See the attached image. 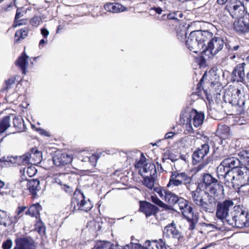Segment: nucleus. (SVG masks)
Instances as JSON below:
<instances>
[{
	"label": "nucleus",
	"instance_id": "1",
	"mask_svg": "<svg viewBox=\"0 0 249 249\" xmlns=\"http://www.w3.org/2000/svg\"><path fill=\"white\" fill-rule=\"evenodd\" d=\"M212 36V34L209 32L202 33L199 31H193L186 41V45L188 49L195 53H202L206 41Z\"/></svg>",
	"mask_w": 249,
	"mask_h": 249
},
{
	"label": "nucleus",
	"instance_id": "2",
	"mask_svg": "<svg viewBox=\"0 0 249 249\" xmlns=\"http://www.w3.org/2000/svg\"><path fill=\"white\" fill-rule=\"evenodd\" d=\"M204 119V114L193 110L190 112L181 113L180 115L179 123L183 124L186 134H191L194 132L192 123L195 127L200 126Z\"/></svg>",
	"mask_w": 249,
	"mask_h": 249
},
{
	"label": "nucleus",
	"instance_id": "3",
	"mask_svg": "<svg viewBox=\"0 0 249 249\" xmlns=\"http://www.w3.org/2000/svg\"><path fill=\"white\" fill-rule=\"evenodd\" d=\"M193 184L192 176H190L185 172L173 171L171 173L167 187L173 190H176L179 187L185 186L190 191V186Z\"/></svg>",
	"mask_w": 249,
	"mask_h": 249
},
{
	"label": "nucleus",
	"instance_id": "4",
	"mask_svg": "<svg viewBox=\"0 0 249 249\" xmlns=\"http://www.w3.org/2000/svg\"><path fill=\"white\" fill-rule=\"evenodd\" d=\"M198 184H202L203 188L205 190L209 187L210 193L214 196H218L219 195H223L224 192L223 186L217 179L213 178L211 174H204L203 175L202 182Z\"/></svg>",
	"mask_w": 249,
	"mask_h": 249
},
{
	"label": "nucleus",
	"instance_id": "5",
	"mask_svg": "<svg viewBox=\"0 0 249 249\" xmlns=\"http://www.w3.org/2000/svg\"><path fill=\"white\" fill-rule=\"evenodd\" d=\"M92 207L90 201L88 199L85 200V196L80 190H76L71 204V208L72 212L80 210L88 212Z\"/></svg>",
	"mask_w": 249,
	"mask_h": 249
},
{
	"label": "nucleus",
	"instance_id": "6",
	"mask_svg": "<svg viewBox=\"0 0 249 249\" xmlns=\"http://www.w3.org/2000/svg\"><path fill=\"white\" fill-rule=\"evenodd\" d=\"M226 222L234 227H249V214L242 210L237 212L235 211L231 213V217L226 219Z\"/></svg>",
	"mask_w": 249,
	"mask_h": 249
},
{
	"label": "nucleus",
	"instance_id": "7",
	"mask_svg": "<svg viewBox=\"0 0 249 249\" xmlns=\"http://www.w3.org/2000/svg\"><path fill=\"white\" fill-rule=\"evenodd\" d=\"M213 35L206 41V45L202 51V53H206L209 52L213 56L217 54L224 46V42L220 37H212Z\"/></svg>",
	"mask_w": 249,
	"mask_h": 249
},
{
	"label": "nucleus",
	"instance_id": "8",
	"mask_svg": "<svg viewBox=\"0 0 249 249\" xmlns=\"http://www.w3.org/2000/svg\"><path fill=\"white\" fill-rule=\"evenodd\" d=\"M233 205V201L230 200H226L222 203L218 202L216 207L217 217L222 220L231 217L229 215V213L230 208L232 207Z\"/></svg>",
	"mask_w": 249,
	"mask_h": 249
},
{
	"label": "nucleus",
	"instance_id": "9",
	"mask_svg": "<svg viewBox=\"0 0 249 249\" xmlns=\"http://www.w3.org/2000/svg\"><path fill=\"white\" fill-rule=\"evenodd\" d=\"M203 187L202 184H198L196 189L191 192V198L197 207L210 195Z\"/></svg>",
	"mask_w": 249,
	"mask_h": 249
},
{
	"label": "nucleus",
	"instance_id": "10",
	"mask_svg": "<svg viewBox=\"0 0 249 249\" xmlns=\"http://www.w3.org/2000/svg\"><path fill=\"white\" fill-rule=\"evenodd\" d=\"M216 196L210 195L197 207L201 213H213L216 209L217 200Z\"/></svg>",
	"mask_w": 249,
	"mask_h": 249
},
{
	"label": "nucleus",
	"instance_id": "11",
	"mask_svg": "<svg viewBox=\"0 0 249 249\" xmlns=\"http://www.w3.org/2000/svg\"><path fill=\"white\" fill-rule=\"evenodd\" d=\"M171 238L176 239L179 242L182 240L181 233L177 229L174 222L168 224L163 230V239Z\"/></svg>",
	"mask_w": 249,
	"mask_h": 249
},
{
	"label": "nucleus",
	"instance_id": "12",
	"mask_svg": "<svg viewBox=\"0 0 249 249\" xmlns=\"http://www.w3.org/2000/svg\"><path fill=\"white\" fill-rule=\"evenodd\" d=\"M246 16H243L233 24L234 30L238 33L247 34L249 33V10H246Z\"/></svg>",
	"mask_w": 249,
	"mask_h": 249
},
{
	"label": "nucleus",
	"instance_id": "13",
	"mask_svg": "<svg viewBox=\"0 0 249 249\" xmlns=\"http://www.w3.org/2000/svg\"><path fill=\"white\" fill-rule=\"evenodd\" d=\"M233 171L237 187L241 184H245L246 182L249 181V177L247 172L249 171L248 168L238 167L236 170Z\"/></svg>",
	"mask_w": 249,
	"mask_h": 249
},
{
	"label": "nucleus",
	"instance_id": "14",
	"mask_svg": "<svg viewBox=\"0 0 249 249\" xmlns=\"http://www.w3.org/2000/svg\"><path fill=\"white\" fill-rule=\"evenodd\" d=\"M53 161L56 166L62 167L71 163L72 158L65 153L57 152L53 157Z\"/></svg>",
	"mask_w": 249,
	"mask_h": 249
},
{
	"label": "nucleus",
	"instance_id": "15",
	"mask_svg": "<svg viewBox=\"0 0 249 249\" xmlns=\"http://www.w3.org/2000/svg\"><path fill=\"white\" fill-rule=\"evenodd\" d=\"M210 146L207 143L202 144L193 154L194 162L196 163L202 161L209 152Z\"/></svg>",
	"mask_w": 249,
	"mask_h": 249
},
{
	"label": "nucleus",
	"instance_id": "16",
	"mask_svg": "<svg viewBox=\"0 0 249 249\" xmlns=\"http://www.w3.org/2000/svg\"><path fill=\"white\" fill-rule=\"evenodd\" d=\"M247 10L245 8L243 3L240 1H237L230 7L229 13L232 18H238L242 17Z\"/></svg>",
	"mask_w": 249,
	"mask_h": 249
},
{
	"label": "nucleus",
	"instance_id": "17",
	"mask_svg": "<svg viewBox=\"0 0 249 249\" xmlns=\"http://www.w3.org/2000/svg\"><path fill=\"white\" fill-rule=\"evenodd\" d=\"M245 62L238 64L232 72L231 79L233 82H243L245 80Z\"/></svg>",
	"mask_w": 249,
	"mask_h": 249
},
{
	"label": "nucleus",
	"instance_id": "18",
	"mask_svg": "<svg viewBox=\"0 0 249 249\" xmlns=\"http://www.w3.org/2000/svg\"><path fill=\"white\" fill-rule=\"evenodd\" d=\"M16 247L18 249H36V245L30 237L17 238L15 240Z\"/></svg>",
	"mask_w": 249,
	"mask_h": 249
},
{
	"label": "nucleus",
	"instance_id": "19",
	"mask_svg": "<svg viewBox=\"0 0 249 249\" xmlns=\"http://www.w3.org/2000/svg\"><path fill=\"white\" fill-rule=\"evenodd\" d=\"M176 207H178L184 217H190L193 213L192 207L188 204V201L184 198L180 197Z\"/></svg>",
	"mask_w": 249,
	"mask_h": 249
},
{
	"label": "nucleus",
	"instance_id": "20",
	"mask_svg": "<svg viewBox=\"0 0 249 249\" xmlns=\"http://www.w3.org/2000/svg\"><path fill=\"white\" fill-rule=\"evenodd\" d=\"M145 246L146 249H167L166 241L164 239H160L159 240H147L145 242Z\"/></svg>",
	"mask_w": 249,
	"mask_h": 249
},
{
	"label": "nucleus",
	"instance_id": "21",
	"mask_svg": "<svg viewBox=\"0 0 249 249\" xmlns=\"http://www.w3.org/2000/svg\"><path fill=\"white\" fill-rule=\"evenodd\" d=\"M140 211L148 217L156 213L157 207L146 201L140 202Z\"/></svg>",
	"mask_w": 249,
	"mask_h": 249
},
{
	"label": "nucleus",
	"instance_id": "22",
	"mask_svg": "<svg viewBox=\"0 0 249 249\" xmlns=\"http://www.w3.org/2000/svg\"><path fill=\"white\" fill-rule=\"evenodd\" d=\"M139 172L142 177L146 176H153L157 173L156 166L151 162L146 163L142 169H139Z\"/></svg>",
	"mask_w": 249,
	"mask_h": 249
},
{
	"label": "nucleus",
	"instance_id": "23",
	"mask_svg": "<svg viewBox=\"0 0 249 249\" xmlns=\"http://www.w3.org/2000/svg\"><path fill=\"white\" fill-rule=\"evenodd\" d=\"M221 179H223V183L226 187L230 189L233 188L236 189L237 185L233 171L229 172L227 175H225V176Z\"/></svg>",
	"mask_w": 249,
	"mask_h": 249
},
{
	"label": "nucleus",
	"instance_id": "24",
	"mask_svg": "<svg viewBox=\"0 0 249 249\" xmlns=\"http://www.w3.org/2000/svg\"><path fill=\"white\" fill-rule=\"evenodd\" d=\"M223 164L226 166L230 171H233L236 170L239 165V160L234 157H231L225 159L223 161Z\"/></svg>",
	"mask_w": 249,
	"mask_h": 249
},
{
	"label": "nucleus",
	"instance_id": "25",
	"mask_svg": "<svg viewBox=\"0 0 249 249\" xmlns=\"http://www.w3.org/2000/svg\"><path fill=\"white\" fill-rule=\"evenodd\" d=\"M104 8L107 11L118 13L127 10V8L122 5L116 3H107L105 5Z\"/></svg>",
	"mask_w": 249,
	"mask_h": 249
},
{
	"label": "nucleus",
	"instance_id": "26",
	"mask_svg": "<svg viewBox=\"0 0 249 249\" xmlns=\"http://www.w3.org/2000/svg\"><path fill=\"white\" fill-rule=\"evenodd\" d=\"M28 56L25 53H23L20 56L16 61V65L22 71V73L26 74V69L28 65Z\"/></svg>",
	"mask_w": 249,
	"mask_h": 249
},
{
	"label": "nucleus",
	"instance_id": "27",
	"mask_svg": "<svg viewBox=\"0 0 249 249\" xmlns=\"http://www.w3.org/2000/svg\"><path fill=\"white\" fill-rule=\"evenodd\" d=\"M28 189L35 197L40 189L39 181L37 179L29 180L27 183Z\"/></svg>",
	"mask_w": 249,
	"mask_h": 249
},
{
	"label": "nucleus",
	"instance_id": "28",
	"mask_svg": "<svg viewBox=\"0 0 249 249\" xmlns=\"http://www.w3.org/2000/svg\"><path fill=\"white\" fill-rule=\"evenodd\" d=\"M31 164L37 165L42 160V154L36 149H33L30 152Z\"/></svg>",
	"mask_w": 249,
	"mask_h": 249
},
{
	"label": "nucleus",
	"instance_id": "29",
	"mask_svg": "<svg viewBox=\"0 0 249 249\" xmlns=\"http://www.w3.org/2000/svg\"><path fill=\"white\" fill-rule=\"evenodd\" d=\"M41 210V206L39 203H37L32 205L28 210L26 211L25 214L37 218L39 216V212Z\"/></svg>",
	"mask_w": 249,
	"mask_h": 249
},
{
	"label": "nucleus",
	"instance_id": "30",
	"mask_svg": "<svg viewBox=\"0 0 249 249\" xmlns=\"http://www.w3.org/2000/svg\"><path fill=\"white\" fill-rule=\"evenodd\" d=\"M239 163H242L245 166V167L248 168L249 172V150H243L239 153Z\"/></svg>",
	"mask_w": 249,
	"mask_h": 249
},
{
	"label": "nucleus",
	"instance_id": "31",
	"mask_svg": "<svg viewBox=\"0 0 249 249\" xmlns=\"http://www.w3.org/2000/svg\"><path fill=\"white\" fill-rule=\"evenodd\" d=\"M179 197L178 195L175 194L174 193L169 191L167 194H166V197L164 199L166 202H167L169 204L171 205H174L175 206L177 205V204L178 201L179 199Z\"/></svg>",
	"mask_w": 249,
	"mask_h": 249
},
{
	"label": "nucleus",
	"instance_id": "32",
	"mask_svg": "<svg viewBox=\"0 0 249 249\" xmlns=\"http://www.w3.org/2000/svg\"><path fill=\"white\" fill-rule=\"evenodd\" d=\"M113 246L118 245H112L110 242L106 241H98L92 249H112Z\"/></svg>",
	"mask_w": 249,
	"mask_h": 249
},
{
	"label": "nucleus",
	"instance_id": "33",
	"mask_svg": "<svg viewBox=\"0 0 249 249\" xmlns=\"http://www.w3.org/2000/svg\"><path fill=\"white\" fill-rule=\"evenodd\" d=\"M20 172L22 173V178L23 179L27 180V178L25 177V174H26L29 177H32L34 176L37 173V170L36 169L35 167L33 166H28L27 168H25L22 170H20Z\"/></svg>",
	"mask_w": 249,
	"mask_h": 249
},
{
	"label": "nucleus",
	"instance_id": "34",
	"mask_svg": "<svg viewBox=\"0 0 249 249\" xmlns=\"http://www.w3.org/2000/svg\"><path fill=\"white\" fill-rule=\"evenodd\" d=\"M46 18L44 15H35L30 20V24L34 27H37L40 25L43 20Z\"/></svg>",
	"mask_w": 249,
	"mask_h": 249
},
{
	"label": "nucleus",
	"instance_id": "35",
	"mask_svg": "<svg viewBox=\"0 0 249 249\" xmlns=\"http://www.w3.org/2000/svg\"><path fill=\"white\" fill-rule=\"evenodd\" d=\"M231 171L223 164V162L218 166L217 168V175L219 179L222 178L223 177L227 175Z\"/></svg>",
	"mask_w": 249,
	"mask_h": 249
},
{
	"label": "nucleus",
	"instance_id": "36",
	"mask_svg": "<svg viewBox=\"0 0 249 249\" xmlns=\"http://www.w3.org/2000/svg\"><path fill=\"white\" fill-rule=\"evenodd\" d=\"M10 126V118L7 116L0 122V134L3 133Z\"/></svg>",
	"mask_w": 249,
	"mask_h": 249
},
{
	"label": "nucleus",
	"instance_id": "37",
	"mask_svg": "<svg viewBox=\"0 0 249 249\" xmlns=\"http://www.w3.org/2000/svg\"><path fill=\"white\" fill-rule=\"evenodd\" d=\"M13 124L14 126L19 131H22L24 129V123L21 116H16L13 119Z\"/></svg>",
	"mask_w": 249,
	"mask_h": 249
},
{
	"label": "nucleus",
	"instance_id": "38",
	"mask_svg": "<svg viewBox=\"0 0 249 249\" xmlns=\"http://www.w3.org/2000/svg\"><path fill=\"white\" fill-rule=\"evenodd\" d=\"M26 206H19L16 210V215L10 219L11 223H16L18 222V219L20 218L22 216L23 212L26 209Z\"/></svg>",
	"mask_w": 249,
	"mask_h": 249
},
{
	"label": "nucleus",
	"instance_id": "39",
	"mask_svg": "<svg viewBox=\"0 0 249 249\" xmlns=\"http://www.w3.org/2000/svg\"><path fill=\"white\" fill-rule=\"evenodd\" d=\"M238 189V193L241 196H249V185L245 184H241L240 187H236Z\"/></svg>",
	"mask_w": 249,
	"mask_h": 249
},
{
	"label": "nucleus",
	"instance_id": "40",
	"mask_svg": "<svg viewBox=\"0 0 249 249\" xmlns=\"http://www.w3.org/2000/svg\"><path fill=\"white\" fill-rule=\"evenodd\" d=\"M143 184L149 189H154L155 180L153 176H143Z\"/></svg>",
	"mask_w": 249,
	"mask_h": 249
},
{
	"label": "nucleus",
	"instance_id": "41",
	"mask_svg": "<svg viewBox=\"0 0 249 249\" xmlns=\"http://www.w3.org/2000/svg\"><path fill=\"white\" fill-rule=\"evenodd\" d=\"M112 249H145V248L139 243H131L126 245L124 248H122L120 246H113Z\"/></svg>",
	"mask_w": 249,
	"mask_h": 249
},
{
	"label": "nucleus",
	"instance_id": "42",
	"mask_svg": "<svg viewBox=\"0 0 249 249\" xmlns=\"http://www.w3.org/2000/svg\"><path fill=\"white\" fill-rule=\"evenodd\" d=\"M190 217L187 216L184 217L189 223V229L193 230L195 228L196 224L197 222V218L196 215H195L194 213H191Z\"/></svg>",
	"mask_w": 249,
	"mask_h": 249
},
{
	"label": "nucleus",
	"instance_id": "43",
	"mask_svg": "<svg viewBox=\"0 0 249 249\" xmlns=\"http://www.w3.org/2000/svg\"><path fill=\"white\" fill-rule=\"evenodd\" d=\"M1 161L5 162L6 165L11 166L16 163L18 164V157L7 156V157H3L1 159Z\"/></svg>",
	"mask_w": 249,
	"mask_h": 249
},
{
	"label": "nucleus",
	"instance_id": "44",
	"mask_svg": "<svg viewBox=\"0 0 249 249\" xmlns=\"http://www.w3.org/2000/svg\"><path fill=\"white\" fill-rule=\"evenodd\" d=\"M30 152H28L21 156L18 157V164H31Z\"/></svg>",
	"mask_w": 249,
	"mask_h": 249
},
{
	"label": "nucleus",
	"instance_id": "45",
	"mask_svg": "<svg viewBox=\"0 0 249 249\" xmlns=\"http://www.w3.org/2000/svg\"><path fill=\"white\" fill-rule=\"evenodd\" d=\"M36 230L41 235H43L45 233V226L41 221L37 222L36 224Z\"/></svg>",
	"mask_w": 249,
	"mask_h": 249
},
{
	"label": "nucleus",
	"instance_id": "46",
	"mask_svg": "<svg viewBox=\"0 0 249 249\" xmlns=\"http://www.w3.org/2000/svg\"><path fill=\"white\" fill-rule=\"evenodd\" d=\"M28 33V29L25 27L17 31L16 33L15 36L23 39L27 36Z\"/></svg>",
	"mask_w": 249,
	"mask_h": 249
},
{
	"label": "nucleus",
	"instance_id": "47",
	"mask_svg": "<svg viewBox=\"0 0 249 249\" xmlns=\"http://www.w3.org/2000/svg\"><path fill=\"white\" fill-rule=\"evenodd\" d=\"M230 128L227 125L219 126L218 127V132L220 134H223L224 136H227L230 133Z\"/></svg>",
	"mask_w": 249,
	"mask_h": 249
},
{
	"label": "nucleus",
	"instance_id": "48",
	"mask_svg": "<svg viewBox=\"0 0 249 249\" xmlns=\"http://www.w3.org/2000/svg\"><path fill=\"white\" fill-rule=\"evenodd\" d=\"M146 163V158L144 156L143 154L142 153L141 154L140 160L136 162L135 166L136 168H139V169H140L142 168V167H143Z\"/></svg>",
	"mask_w": 249,
	"mask_h": 249
},
{
	"label": "nucleus",
	"instance_id": "49",
	"mask_svg": "<svg viewBox=\"0 0 249 249\" xmlns=\"http://www.w3.org/2000/svg\"><path fill=\"white\" fill-rule=\"evenodd\" d=\"M154 190L156 192L159 196L162 199H165L166 194L168 193L169 191H166L165 190L162 189L160 188H154Z\"/></svg>",
	"mask_w": 249,
	"mask_h": 249
},
{
	"label": "nucleus",
	"instance_id": "50",
	"mask_svg": "<svg viewBox=\"0 0 249 249\" xmlns=\"http://www.w3.org/2000/svg\"><path fill=\"white\" fill-rule=\"evenodd\" d=\"M13 217H10V214L7 212L0 209V219L1 220H9L11 223L10 219Z\"/></svg>",
	"mask_w": 249,
	"mask_h": 249
},
{
	"label": "nucleus",
	"instance_id": "51",
	"mask_svg": "<svg viewBox=\"0 0 249 249\" xmlns=\"http://www.w3.org/2000/svg\"><path fill=\"white\" fill-rule=\"evenodd\" d=\"M25 14L26 11H25L24 8L21 7L18 8L17 10L15 18V20H17V19H19L20 18L22 17Z\"/></svg>",
	"mask_w": 249,
	"mask_h": 249
},
{
	"label": "nucleus",
	"instance_id": "52",
	"mask_svg": "<svg viewBox=\"0 0 249 249\" xmlns=\"http://www.w3.org/2000/svg\"><path fill=\"white\" fill-rule=\"evenodd\" d=\"M99 158V156L96 154H92L89 156V162L91 164L92 166H95L96 165L97 161Z\"/></svg>",
	"mask_w": 249,
	"mask_h": 249
},
{
	"label": "nucleus",
	"instance_id": "53",
	"mask_svg": "<svg viewBox=\"0 0 249 249\" xmlns=\"http://www.w3.org/2000/svg\"><path fill=\"white\" fill-rule=\"evenodd\" d=\"M15 78H10L8 80L5 81L6 87L4 88L5 89H8L11 87V86L15 83Z\"/></svg>",
	"mask_w": 249,
	"mask_h": 249
},
{
	"label": "nucleus",
	"instance_id": "54",
	"mask_svg": "<svg viewBox=\"0 0 249 249\" xmlns=\"http://www.w3.org/2000/svg\"><path fill=\"white\" fill-rule=\"evenodd\" d=\"M26 20L24 19H17V20H14V23L13 25V27L15 28L18 26H20L23 24H26Z\"/></svg>",
	"mask_w": 249,
	"mask_h": 249
},
{
	"label": "nucleus",
	"instance_id": "55",
	"mask_svg": "<svg viewBox=\"0 0 249 249\" xmlns=\"http://www.w3.org/2000/svg\"><path fill=\"white\" fill-rule=\"evenodd\" d=\"M64 178L63 175H59L58 177H54L53 178V182L56 183L59 185H63L62 178Z\"/></svg>",
	"mask_w": 249,
	"mask_h": 249
},
{
	"label": "nucleus",
	"instance_id": "56",
	"mask_svg": "<svg viewBox=\"0 0 249 249\" xmlns=\"http://www.w3.org/2000/svg\"><path fill=\"white\" fill-rule=\"evenodd\" d=\"M12 245V242L10 240H7L2 244L3 249H10Z\"/></svg>",
	"mask_w": 249,
	"mask_h": 249
},
{
	"label": "nucleus",
	"instance_id": "57",
	"mask_svg": "<svg viewBox=\"0 0 249 249\" xmlns=\"http://www.w3.org/2000/svg\"><path fill=\"white\" fill-rule=\"evenodd\" d=\"M177 36L178 37V39L183 41L186 38V31H181L180 32H178L177 34Z\"/></svg>",
	"mask_w": 249,
	"mask_h": 249
},
{
	"label": "nucleus",
	"instance_id": "58",
	"mask_svg": "<svg viewBox=\"0 0 249 249\" xmlns=\"http://www.w3.org/2000/svg\"><path fill=\"white\" fill-rule=\"evenodd\" d=\"M152 201L155 203L156 204L160 206H162L163 207L165 205V204H164L161 200H160L158 197L152 196Z\"/></svg>",
	"mask_w": 249,
	"mask_h": 249
},
{
	"label": "nucleus",
	"instance_id": "59",
	"mask_svg": "<svg viewBox=\"0 0 249 249\" xmlns=\"http://www.w3.org/2000/svg\"><path fill=\"white\" fill-rule=\"evenodd\" d=\"M241 47L242 46L239 44H233L232 46V52L241 51L240 49Z\"/></svg>",
	"mask_w": 249,
	"mask_h": 249
},
{
	"label": "nucleus",
	"instance_id": "60",
	"mask_svg": "<svg viewBox=\"0 0 249 249\" xmlns=\"http://www.w3.org/2000/svg\"><path fill=\"white\" fill-rule=\"evenodd\" d=\"M41 33L44 37H47L49 34V32L47 29L43 28L41 29Z\"/></svg>",
	"mask_w": 249,
	"mask_h": 249
},
{
	"label": "nucleus",
	"instance_id": "61",
	"mask_svg": "<svg viewBox=\"0 0 249 249\" xmlns=\"http://www.w3.org/2000/svg\"><path fill=\"white\" fill-rule=\"evenodd\" d=\"M219 150L222 151L221 154H220L219 156L220 158H224L228 156V153L227 152L226 149L222 148V149H219Z\"/></svg>",
	"mask_w": 249,
	"mask_h": 249
},
{
	"label": "nucleus",
	"instance_id": "62",
	"mask_svg": "<svg viewBox=\"0 0 249 249\" xmlns=\"http://www.w3.org/2000/svg\"><path fill=\"white\" fill-rule=\"evenodd\" d=\"M237 53H233V52H231L229 53L228 57L230 59L233 60L237 56Z\"/></svg>",
	"mask_w": 249,
	"mask_h": 249
},
{
	"label": "nucleus",
	"instance_id": "63",
	"mask_svg": "<svg viewBox=\"0 0 249 249\" xmlns=\"http://www.w3.org/2000/svg\"><path fill=\"white\" fill-rule=\"evenodd\" d=\"M175 135V133L173 132H169L165 134L164 138L166 139H168L172 138Z\"/></svg>",
	"mask_w": 249,
	"mask_h": 249
},
{
	"label": "nucleus",
	"instance_id": "64",
	"mask_svg": "<svg viewBox=\"0 0 249 249\" xmlns=\"http://www.w3.org/2000/svg\"><path fill=\"white\" fill-rule=\"evenodd\" d=\"M151 11H154L156 13L158 14H161L162 10L160 7H154L151 9Z\"/></svg>",
	"mask_w": 249,
	"mask_h": 249
}]
</instances>
